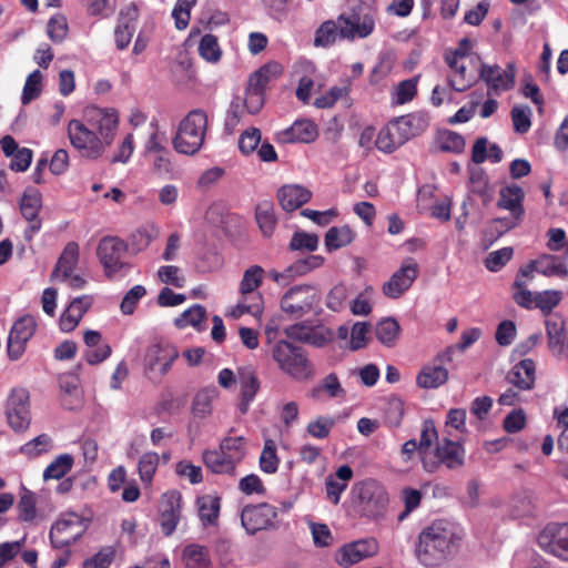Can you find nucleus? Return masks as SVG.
I'll list each match as a JSON object with an SVG mask.
<instances>
[{
	"mask_svg": "<svg viewBox=\"0 0 568 568\" xmlns=\"http://www.w3.org/2000/svg\"><path fill=\"white\" fill-rule=\"evenodd\" d=\"M119 115L112 109H93L89 125L73 119L68 124V138L81 158L97 160L114 140Z\"/></svg>",
	"mask_w": 568,
	"mask_h": 568,
	"instance_id": "obj_1",
	"label": "nucleus"
},
{
	"mask_svg": "<svg viewBox=\"0 0 568 568\" xmlns=\"http://www.w3.org/2000/svg\"><path fill=\"white\" fill-rule=\"evenodd\" d=\"M455 534L445 521H434L424 528L416 545L417 559L426 567L439 566L450 552Z\"/></svg>",
	"mask_w": 568,
	"mask_h": 568,
	"instance_id": "obj_2",
	"label": "nucleus"
},
{
	"mask_svg": "<svg viewBox=\"0 0 568 568\" xmlns=\"http://www.w3.org/2000/svg\"><path fill=\"white\" fill-rule=\"evenodd\" d=\"M206 130V112L202 109L190 111L180 122L176 134L172 140L174 150L186 155L197 153L204 143Z\"/></svg>",
	"mask_w": 568,
	"mask_h": 568,
	"instance_id": "obj_3",
	"label": "nucleus"
},
{
	"mask_svg": "<svg viewBox=\"0 0 568 568\" xmlns=\"http://www.w3.org/2000/svg\"><path fill=\"white\" fill-rule=\"evenodd\" d=\"M272 356L278 367L294 379L304 381L314 375L313 365L305 351L300 346L286 341H278L273 347Z\"/></svg>",
	"mask_w": 568,
	"mask_h": 568,
	"instance_id": "obj_4",
	"label": "nucleus"
},
{
	"mask_svg": "<svg viewBox=\"0 0 568 568\" xmlns=\"http://www.w3.org/2000/svg\"><path fill=\"white\" fill-rule=\"evenodd\" d=\"M352 497L363 513L372 518L382 516L389 500L385 488L374 479L355 484L352 488Z\"/></svg>",
	"mask_w": 568,
	"mask_h": 568,
	"instance_id": "obj_5",
	"label": "nucleus"
},
{
	"mask_svg": "<svg viewBox=\"0 0 568 568\" xmlns=\"http://www.w3.org/2000/svg\"><path fill=\"white\" fill-rule=\"evenodd\" d=\"M341 39L354 41L369 37L375 29L373 10L365 4H357L338 17Z\"/></svg>",
	"mask_w": 568,
	"mask_h": 568,
	"instance_id": "obj_6",
	"label": "nucleus"
},
{
	"mask_svg": "<svg viewBox=\"0 0 568 568\" xmlns=\"http://www.w3.org/2000/svg\"><path fill=\"white\" fill-rule=\"evenodd\" d=\"M321 297L315 286L302 284L291 287L281 298L282 311L292 318H301L308 314Z\"/></svg>",
	"mask_w": 568,
	"mask_h": 568,
	"instance_id": "obj_7",
	"label": "nucleus"
},
{
	"mask_svg": "<svg viewBox=\"0 0 568 568\" xmlns=\"http://www.w3.org/2000/svg\"><path fill=\"white\" fill-rule=\"evenodd\" d=\"M6 417L14 432L26 430L31 423L30 394L24 387H14L6 403Z\"/></svg>",
	"mask_w": 568,
	"mask_h": 568,
	"instance_id": "obj_8",
	"label": "nucleus"
},
{
	"mask_svg": "<svg viewBox=\"0 0 568 568\" xmlns=\"http://www.w3.org/2000/svg\"><path fill=\"white\" fill-rule=\"evenodd\" d=\"M524 199L525 192L519 185L511 184L503 187L497 206L509 211L510 216L496 219L494 222L500 224L506 231L518 226L525 216Z\"/></svg>",
	"mask_w": 568,
	"mask_h": 568,
	"instance_id": "obj_9",
	"label": "nucleus"
},
{
	"mask_svg": "<svg viewBox=\"0 0 568 568\" xmlns=\"http://www.w3.org/2000/svg\"><path fill=\"white\" fill-rule=\"evenodd\" d=\"M454 347L449 346L438 353L432 363L424 365L416 376V384L424 389H434L448 381L446 364L453 362Z\"/></svg>",
	"mask_w": 568,
	"mask_h": 568,
	"instance_id": "obj_10",
	"label": "nucleus"
},
{
	"mask_svg": "<svg viewBox=\"0 0 568 568\" xmlns=\"http://www.w3.org/2000/svg\"><path fill=\"white\" fill-rule=\"evenodd\" d=\"M465 449L458 442L444 438L436 447L435 455L423 457V467L428 473H434L440 465L448 469H456L464 465Z\"/></svg>",
	"mask_w": 568,
	"mask_h": 568,
	"instance_id": "obj_11",
	"label": "nucleus"
},
{
	"mask_svg": "<svg viewBox=\"0 0 568 568\" xmlns=\"http://www.w3.org/2000/svg\"><path fill=\"white\" fill-rule=\"evenodd\" d=\"M126 251V243L116 236H105L99 242L97 255L106 276L111 277L126 266L123 260Z\"/></svg>",
	"mask_w": 568,
	"mask_h": 568,
	"instance_id": "obj_12",
	"label": "nucleus"
},
{
	"mask_svg": "<svg viewBox=\"0 0 568 568\" xmlns=\"http://www.w3.org/2000/svg\"><path fill=\"white\" fill-rule=\"evenodd\" d=\"M478 73L488 90L496 95L515 87L516 67L511 62L507 63L505 69L498 64L481 63Z\"/></svg>",
	"mask_w": 568,
	"mask_h": 568,
	"instance_id": "obj_13",
	"label": "nucleus"
},
{
	"mask_svg": "<svg viewBox=\"0 0 568 568\" xmlns=\"http://www.w3.org/2000/svg\"><path fill=\"white\" fill-rule=\"evenodd\" d=\"M84 532L83 525L78 515L71 514L68 518L57 520L49 532L52 548H71Z\"/></svg>",
	"mask_w": 568,
	"mask_h": 568,
	"instance_id": "obj_14",
	"label": "nucleus"
},
{
	"mask_svg": "<svg viewBox=\"0 0 568 568\" xmlns=\"http://www.w3.org/2000/svg\"><path fill=\"white\" fill-rule=\"evenodd\" d=\"M538 545L546 552L568 561V524H548L538 536Z\"/></svg>",
	"mask_w": 568,
	"mask_h": 568,
	"instance_id": "obj_15",
	"label": "nucleus"
},
{
	"mask_svg": "<svg viewBox=\"0 0 568 568\" xmlns=\"http://www.w3.org/2000/svg\"><path fill=\"white\" fill-rule=\"evenodd\" d=\"M36 328L37 323L31 315H24L14 322L7 343L10 359L17 361L23 355L27 343L33 336Z\"/></svg>",
	"mask_w": 568,
	"mask_h": 568,
	"instance_id": "obj_16",
	"label": "nucleus"
},
{
	"mask_svg": "<svg viewBox=\"0 0 568 568\" xmlns=\"http://www.w3.org/2000/svg\"><path fill=\"white\" fill-rule=\"evenodd\" d=\"M418 275V265L413 258L405 261L390 278L384 283L383 293L385 296L396 300L409 290Z\"/></svg>",
	"mask_w": 568,
	"mask_h": 568,
	"instance_id": "obj_17",
	"label": "nucleus"
},
{
	"mask_svg": "<svg viewBox=\"0 0 568 568\" xmlns=\"http://www.w3.org/2000/svg\"><path fill=\"white\" fill-rule=\"evenodd\" d=\"M276 516L275 507L262 503L245 506L241 514V521L246 532L253 535L271 526Z\"/></svg>",
	"mask_w": 568,
	"mask_h": 568,
	"instance_id": "obj_18",
	"label": "nucleus"
},
{
	"mask_svg": "<svg viewBox=\"0 0 568 568\" xmlns=\"http://www.w3.org/2000/svg\"><path fill=\"white\" fill-rule=\"evenodd\" d=\"M378 552V542L375 538L359 539L344 545L336 552V562L343 567H349L363 559L373 557Z\"/></svg>",
	"mask_w": 568,
	"mask_h": 568,
	"instance_id": "obj_19",
	"label": "nucleus"
},
{
	"mask_svg": "<svg viewBox=\"0 0 568 568\" xmlns=\"http://www.w3.org/2000/svg\"><path fill=\"white\" fill-rule=\"evenodd\" d=\"M42 207L41 194L37 190L24 192L20 201V212L29 226L24 230L23 237L30 242L34 235L40 232L42 221L39 217V212Z\"/></svg>",
	"mask_w": 568,
	"mask_h": 568,
	"instance_id": "obj_20",
	"label": "nucleus"
},
{
	"mask_svg": "<svg viewBox=\"0 0 568 568\" xmlns=\"http://www.w3.org/2000/svg\"><path fill=\"white\" fill-rule=\"evenodd\" d=\"M179 357V351L170 343H155L148 347L145 363L151 372H158L164 376L171 369Z\"/></svg>",
	"mask_w": 568,
	"mask_h": 568,
	"instance_id": "obj_21",
	"label": "nucleus"
},
{
	"mask_svg": "<svg viewBox=\"0 0 568 568\" xmlns=\"http://www.w3.org/2000/svg\"><path fill=\"white\" fill-rule=\"evenodd\" d=\"M182 509V495L178 490H170L163 494L161 501L160 519L161 528L165 536L175 530Z\"/></svg>",
	"mask_w": 568,
	"mask_h": 568,
	"instance_id": "obj_22",
	"label": "nucleus"
},
{
	"mask_svg": "<svg viewBox=\"0 0 568 568\" xmlns=\"http://www.w3.org/2000/svg\"><path fill=\"white\" fill-rule=\"evenodd\" d=\"M237 379L241 386L239 409L244 415L260 389V381L251 367H240Z\"/></svg>",
	"mask_w": 568,
	"mask_h": 568,
	"instance_id": "obj_23",
	"label": "nucleus"
},
{
	"mask_svg": "<svg viewBox=\"0 0 568 568\" xmlns=\"http://www.w3.org/2000/svg\"><path fill=\"white\" fill-rule=\"evenodd\" d=\"M92 304L93 297L91 295L73 298L60 317L59 325L61 331L65 333L72 332Z\"/></svg>",
	"mask_w": 568,
	"mask_h": 568,
	"instance_id": "obj_24",
	"label": "nucleus"
},
{
	"mask_svg": "<svg viewBox=\"0 0 568 568\" xmlns=\"http://www.w3.org/2000/svg\"><path fill=\"white\" fill-rule=\"evenodd\" d=\"M317 136V125L311 120H296L280 133V140L284 143H311Z\"/></svg>",
	"mask_w": 568,
	"mask_h": 568,
	"instance_id": "obj_25",
	"label": "nucleus"
},
{
	"mask_svg": "<svg viewBox=\"0 0 568 568\" xmlns=\"http://www.w3.org/2000/svg\"><path fill=\"white\" fill-rule=\"evenodd\" d=\"M79 244L77 242L67 243L51 273V281H54L59 277H61L62 282L67 281L72 274V272L75 270L79 263Z\"/></svg>",
	"mask_w": 568,
	"mask_h": 568,
	"instance_id": "obj_26",
	"label": "nucleus"
},
{
	"mask_svg": "<svg viewBox=\"0 0 568 568\" xmlns=\"http://www.w3.org/2000/svg\"><path fill=\"white\" fill-rule=\"evenodd\" d=\"M507 381L520 390H530L535 386L536 364L530 358L519 361L507 375Z\"/></svg>",
	"mask_w": 568,
	"mask_h": 568,
	"instance_id": "obj_27",
	"label": "nucleus"
},
{
	"mask_svg": "<svg viewBox=\"0 0 568 568\" xmlns=\"http://www.w3.org/2000/svg\"><path fill=\"white\" fill-rule=\"evenodd\" d=\"M405 141L423 134L429 126L428 115L424 112H414L393 120Z\"/></svg>",
	"mask_w": 568,
	"mask_h": 568,
	"instance_id": "obj_28",
	"label": "nucleus"
},
{
	"mask_svg": "<svg viewBox=\"0 0 568 568\" xmlns=\"http://www.w3.org/2000/svg\"><path fill=\"white\" fill-rule=\"evenodd\" d=\"M312 192L305 186L293 184L284 185L277 192L278 202L284 211L293 212L307 203Z\"/></svg>",
	"mask_w": 568,
	"mask_h": 568,
	"instance_id": "obj_29",
	"label": "nucleus"
},
{
	"mask_svg": "<svg viewBox=\"0 0 568 568\" xmlns=\"http://www.w3.org/2000/svg\"><path fill=\"white\" fill-rule=\"evenodd\" d=\"M445 62L454 72L449 79V84L453 90L464 92L475 83L476 78L467 70L465 60H458L456 55H445Z\"/></svg>",
	"mask_w": 568,
	"mask_h": 568,
	"instance_id": "obj_30",
	"label": "nucleus"
},
{
	"mask_svg": "<svg viewBox=\"0 0 568 568\" xmlns=\"http://www.w3.org/2000/svg\"><path fill=\"white\" fill-rule=\"evenodd\" d=\"M196 506L203 527L217 526L221 510V497L217 494L197 497Z\"/></svg>",
	"mask_w": 568,
	"mask_h": 568,
	"instance_id": "obj_31",
	"label": "nucleus"
},
{
	"mask_svg": "<svg viewBox=\"0 0 568 568\" xmlns=\"http://www.w3.org/2000/svg\"><path fill=\"white\" fill-rule=\"evenodd\" d=\"M61 404L67 409H74L81 405L80 379L74 374H63L59 377Z\"/></svg>",
	"mask_w": 568,
	"mask_h": 568,
	"instance_id": "obj_32",
	"label": "nucleus"
},
{
	"mask_svg": "<svg viewBox=\"0 0 568 568\" xmlns=\"http://www.w3.org/2000/svg\"><path fill=\"white\" fill-rule=\"evenodd\" d=\"M202 460L205 467L213 474L227 475L231 477L236 475L237 465L224 455L220 448L204 450Z\"/></svg>",
	"mask_w": 568,
	"mask_h": 568,
	"instance_id": "obj_33",
	"label": "nucleus"
},
{
	"mask_svg": "<svg viewBox=\"0 0 568 568\" xmlns=\"http://www.w3.org/2000/svg\"><path fill=\"white\" fill-rule=\"evenodd\" d=\"M404 143L406 141L394 121H390L379 131L375 141L376 148L386 154L393 153Z\"/></svg>",
	"mask_w": 568,
	"mask_h": 568,
	"instance_id": "obj_34",
	"label": "nucleus"
},
{
	"mask_svg": "<svg viewBox=\"0 0 568 568\" xmlns=\"http://www.w3.org/2000/svg\"><path fill=\"white\" fill-rule=\"evenodd\" d=\"M310 396L315 400H323L325 397L341 398L345 396V389L342 387L338 376L331 373L311 389Z\"/></svg>",
	"mask_w": 568,
	"mask_h": 568,
	"instance_id": "obj_35",
	"label": "nucleus"
},
{
	"mask_svg": "<svg viewBox=\"0 0 568 568\" xmlns=\"http://www.w3.org/2000/svg\"><path fill=\"white\" fill-rule=\"evenodd\" d=\"M283 68L278 62H268L250 75L247 89L264 92L271 80L278 78Z\"/></svg>",
	"mask_w": 568,
	"mask_h": 568,
	"instance_id": "obj_36",
	"label": "nucleus"
},
{
	"mask_svg": "<svg viewBox=\"0 0 568 568\" xmlns=\"http://www.w3.org/2000/svg\"><path fill=\"white\" fill-rule=\"evenodd\" d=\"M255 220L262 234L270 237L277 224L274 203L272 201L260 202L255 207Z\"/></svg>",
	"mask_w": 568,
	"mask_h": 568,
	"instance_id": "obj_37",
	"label": "nucleus"
},
{
	"mask_svg": "<svg viewBox=\"0 0 568 568\" xmlns=\"http://www.w3.org/2000/svg\"><path fill=\"white\" fill-rule=\"evenodd\" d=\"M469 191L481 197L484 204L493 199V191L486 172L480 168L469 169Z\"/></svg>",
	"mask_w": 568,
	"mask_h": 568,
	"instance_id": "obj_38",
	"label": "nucleus"
},
{
	"mask_svg": "<svg viewBox=\"0 0 568 568\" xmlns=\"http://www.w3.org/2000/svg\"><path fill=\"white\" fill-rule=\"evenodd\" d=\"M354 239L355 233L348 225L333 226L325 234V247L328 252H333L351 244Z\"/></svg>",
	"mask_w": 568,
	"mask_h": 568,
	"instance_id": "obj_39",
	"label": "nucleus"
},
{
	"mask_svg": "<svg viewBox=\"0 0 568 568\" xmlns=\"http://www.w3.org/2000/svg\"><path fill=\"white\" fill-rule=\"evenodd\" d=\"M219 448L235 463V465H240L246 455V438L244 436L224 437Z\"/></svg>",
	"mask_w": 568,
	"mask_h": 568,
	"instance_id": "obj_40",
	"label": "nucleus"
},
{
	"mask_svg": "<svg viewBox=\"0 0 568 568\" xmlns=\"http://www.w3.org/2000/svg\"><path fill=\"white\" fill-rule=\"evenodd\" d=\"M183 559L187 568H210L209 549L197 544L187 545L183 549Z\"/></svg>",
	"mask_w": 568,
	"mask_h": 568,
	"instance_id": "obj_41",
	"label": "nucleus"
},
{
	"mask_svg": "<svg viewBox=\"0 0 568 568\" xmlns=\"http://www.w3.org/2000/svg\"><path fill=\"white\" fill-rule=\"evenodd\" d=\"M400 332V326L395 318L387 317L377 323L375 335L376 338L385 346L395 345Z\"/></svg>",
	"mask_w": 568,
	"mask_h": 568,
	"instance_id": "obj_42",
	"label": "nucleus"
},
{
	"mask_svg": "<svg viewBox=\"0 0 568 568\" xmlns=\"http://www.w3.org/2000/svg\"><path fill=\"white\" fill-rule=\"evenodd\" d=\"M341 39L338 19L324 21L315 32L314 44L327 48Z\"/></svg>",
	"mask_w": 568,
	"mask_h": 568,
	"instance_id": "obj_43",
	"label": "nucleus"
},
{
	"mask_svg": "<svg viewBox=\"0 0 568 568\" xmlns=\"http://www.w3.org/2000/svg\"><path fill=\"white\" fill-rule=\"evenodd\" d=\"M280 458L276 453V443L267 438L260 456V468L265 474H275L278 469Z\"/></svg>",
	"mask_w": 568,
	"mask_h": 568,
	"instance_id": "obj_44",
	"label": "nucleus"
},
{
	"mask_svg": "<svg viewBox=\"0 0 568 568\" xmlns=\"http://www.w3.org/2000/svg\"><path fill=\"white\" fill-rule=\"evenodd\" d=\"M19 519L31 523L37 517V496L33 491L23 488L17 505Z\"/></svg>",
	"mask_w": 568,
	"mask_h": 568,
	"instance_id": "obj_45",
	"label": "nucleus"
},
{
	"mask_svg": "<svg viewBox=\"0 0 568 568\" xmlns=\"http://www.w3.org/2000/svg\"><path fill=\"white\" fill-rule=\"evenodd\" d=\"M73 466V457L69 454L58 456L43 471V479H60L67 475Z\"/></svg>",
	"mask_w": 568,
	"mask_h": 568,
	"instance_id": "obj_46",
	"label": "nucleus"
},
{
	"mask_svg": "<svg viewBox=\"0 0 568 568\" xmlns=\"http://www.w3.org/2000/svg\"><path fill=\"white\" fill-rule=\"evenodd\" d=\"M216 397L215 388H203L196 393L192 403V412L196 417H205L211 414L212 402Z\"/></svg>",
	"mask_w": 568,
	"mask_h": 568,
	"instance_id": "obj_47",
	"label": "nucleus"
},
{
	"mask_svg": "<svg viewBox=\"0 0 568 568\" xmlns=\"http://www.w3.org/2000/svg\"><path fill=\"white\" fill-rule=\"evenodd\" d=\"M536 272L545 276L566 277L568 275L566 265L559 262L558 257L554 255H546L536 261Z\"/></svg>",
	"mask_w": 568,
	"mask_h": 568,
	"instance_id": "obj_48",
	"label": "nucleus"
},
{
	"mask_svg": "<svg viewBox=\"0 0 568 568\" xmlns=\"http://www.w3.org/2000/svg\"><path fill=\"white\" fill-rule=\"evenodd\" d=\"M160 464V456L155 452L144 453L138 464L139 475L143 483L151 484Z\"/></svg>",
	"mask_w": 568,
	"mask_h": 568,
	"instance_id": "obj_49",
	"label": "nucleus"
},
{
	"mask_svg": "<svg viewBox=\"0 0 568 568\" xmlns=\"http://www.w3.org/2000/svg\"><path fill=\"white\" fill-rule=\"evenodd\" d=\"M42 79L43 75L40 70H34L27 77L21 95V103L23 105L29 104L41 94Z\"/></svg>",
	"mask_w": 568,
	"mask_h": 568,
	"instance_id": "obj_50",
	"label": "nucleus"
},
{
	"mask_svg": "<svg viewBox=\"0 0 568 568\" xmlns=\"http://www.w3.org/2000/svg\"><path fill=\"white\" fill-rule=\"evenodd\" d=\"M263 277L264 270L260 265L250 266L243 274L240 283V293L246 294L256 292V290L262 285Z\"/></svg>",
	"mask_w": 568,
	"mask_h": 568,
	"instance_id": "obj_51",
	"label": "nucleus"
},
{
	"mask_svg": "<svg viewBox=\"0 0 568 568\" xmlns=\"http://www.w3.org/2000/svg\"><path fill=\"white\" fill-rule=\"evenodd\" d=\"M384 412L385 424L389 427H398L405 413L403 399L397 396H390L386 402Z\"/></svg>",
	"mask_w": 568,
	"mask_h": 568,
	"instance_id": "obj_52",
	"label": "nucleus"
},
{
	"mask_svg": "<svg viewBox=\"0 0 568 568\" xmlns=\"http://www.w3.org/2000/svg\"><path fill=\"white\" fill-rule=\"evenodd\" d=\"M205 308L200 304H195L191 306L189 310L184 311L180 317L175 318V325L179 328H184L189 325L199 327L201 323L205 320Z\"/></svg>",
	"mask_w": 568,
	"mask_h": 568,
	"instance_id": "obj_53",
	"label": "nucleus"
},
{
	"mask_svg": "<svg viewBox=\"0 0 568 568\" xmlns=\"http://www.w3.org/2000/svg\"><path fill=\"white\" fill-rule=\"evenodd\" d=\"M334 426L335 419L333 417L317 416L314 420L307 424L306 430L312 437L324 439L328 437Z\"/></svg>",
	"mask_w": 568,
	"mask_h": 568,
	"instance_id": "obj_54",
	"label": "nucleus"
},
{
	"mask_svg": "<svg viewBox=\"0 0 568 568\" xmlns=\"http://www.w3.org/2000/svg\"><path fill=\"white\" fill-rule=\"evenodd\" d=\"M438 439V433L433 419H425L422 425L420 438L418 445L420 447V462L423 463V457L428 456V449L433 445L435 440Z\"/></svg>",
	"mask_w": 568,
	"mask_h": 568,
	"instance_id": "obj_55",
	"label": "nucleus"
},
{
	"mask_svg": "<svg viewBox=\"0 0 568 568\" xmlns=\"http://www.w3.org/2000/svg\"><path fill=\"white\" fill-rule=\"evenodd\" d=\"M196 4V0H178L173 10L172 17L176 29L184 30L191 19V9Z\"/></svg>",
	"mask_w": 568,
	"mask_h": 568,
	"instance_id": "obj_56",
	"label": "nucleus"
},
{
	"mask_svg": "<svg viewBox=\"0 0 568 568\" xmlns=\"http://www.w3.org/2000/svg\"><path fill=\"white\" fill-rule=\"evenodd\" d=\"M199 53L209 62L219 61L221 58V49L217 43V38L211 33L204 34L199 44Z\"/></svg>",
	"mask_w": 568,
	"mask_h": 568,
	"instance_id": "obj_57",
	"label": "nucleus"
},
{
	"mask_svg": "<svg viewBox=\"0 0 568 568\" xmlns=\"http://www.w3.org/2000/svg\"><path fill=\"white\" fill-rule=\"evenodd\" d=\"M561 301V292L547 290L539 292L534 297L535 306L538 307L544 314H549L559 305Z\"/></svg>",
	"mask_w": 568,
	"mask_h": 568,
	"instance_id": "obj_58",
	"label": "nucleus"
},
{
	"mask_svg": "<svg viewBox=\"0 0 568 568\" xmlns=\"http://www.w3.org/2000/svg\"><path fill=\"white\" fill-rule=\"evenodd\" d=\"M417 78L400 81L394 92V102L400 105L410 102L417 94Z\"/></svg>",
	"mask_w": 568,
	"mask_h": 568,
	"instance_id": "obj_59",
	"label": "nucleus"
},
{
	"mask_svg": "<svg viewBox=\"0 0 568 568\" xmlns=\"http://www.w3.org/2000/svg\"><path fill=\"white\" fill-rule=\"evenodd\" d=\"M318 246V236L316 234L306 233L304 231H296L290 242L292 251H308L313 252Z\"/></svg>",
	"mask_w": 568,
	"mask_h": 568,
	"instance_id": "obj_60",
	"label": "nucleus"
},
{
	"mask_svg": "<svg viewBox=\"0 0 568 568\" xmlns=\"http://www.w3.org/2000/svg\"><path fill=\"white\" fill-rule=\"evenodd\" d=\"M114 557L115 548L113 546H104L94 556L84 560L83 568H109Z\"/></svg>",
	"mask_w": 568,
	"mask_h": 568,
	"instance_id": "obj_61",
	"label": "nucleus"
},
{
	"mask_svg": "<svg viewBox=\"0 0 568 568\" xmlns=\"http://www.w3.org/2000/svg\"><path fill=\"white\" fill-rule=\"evenodd\" d=\"M510 115L515 132L525 134L530 130L531 110L529 106L515 105L510 111Z\"/></svg>",
	"mask_w": 568,
	"mask_h": 568,
	"instance_id": "obj_62",
	"label": "nucleus"
},
{
	"mask_svg": "<svg viewBox=\"0 0 568 568\" xmlns=\"http://www.w3.org/2000/svg\"><path fill=\"white\" fill-rule=\"evenodd\" d=\"M135 27L132 19H120L115 30L114 40L119 50H124L130 44Z\"/></svg>",
	"mask_w": 568,
	"mask_h": 568,
	"instance_id": "obj_63",
	"label": "nucleus"
},
{
	"mask_svg": "<svg viewBox=\"0 0 568 568\" xmlns=\"http://www.w3.org/2000/svg\"><path fill=\"white\" fill-rule=\"evenodd\" d=\"M513 254L514 250L509 246L490 252L485 260V266L490 272H498L511 260Z\"/></svg>",
	"mask_w": 568,
	"mask_h": 568,
	"instance_id": "obj_64",
	"label": "nucleus"
}]
</instances>
